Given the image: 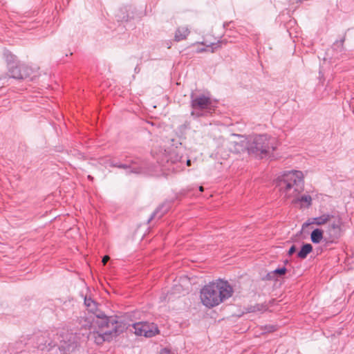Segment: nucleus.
Listing matches in <instances>:
<instances>
[{"label": "nucleus", "instance_id": "obj_22", "mask_svg": "<svg viewBox=\"0 0 354 354\" xmlns=\"http://www.w3.org/2000/svg\"><path fill=\"white\" fill-rule=\"evenodd\" d=\"M84 302L88 310L91 312H93L97 308L95 301L91 297H85Z\"/></svg>", "mask_w": 354, "mask_h": 354}, {"label": "nucleus", "instance_id": "obj_30", "mask_svg": "<svg viewBox=\"0 0 354 354\" xmlns=\"http://www.w3.org/2000/svg\"><path fill=\"white\" fill-rule=\"evenodd\" d=\"M64 346H59V349L60 350V353L61 354H66V351L65 349L64 348L63 350H62L61 348H63Z\"/></svg>", "mask_w": 354, "mask_h": 354}, {"label": "nucleus", "instance_id": "obj_32", "mask_svg": "<svg viewBox=\"0 0 354 354\" xmlns=\"http://www.w3.org/2000/svg\"><path fill=\"white\" fill-rule=\"evenodd\" d=\"M48 346L50 348H53V347H55V345H52V344H51V342H48Z\"/></svg>", "mask_w": 354, "mask_h": 354}, {"label": "nucleus", "instance_id": "obj_4", "mask_svg": "<svg viewBox=\"0 0 354 354\" xmlns=\"http://www.w3.org/2000/svg\"><path fill=\"white\" fill-rule=\"evenodd\" d=\"M191 107L192 111L191 115L194 118L206 117L214 110L212 100L208 95L204 94H191Z\"/></svg>", "mask_w": 354, "mask_h": 354}, {"label": "nucleus", "instance_id": "obj_33", "mask_svg": "<svg viewBox=\"0 0 354 354\" xmlns=\"http://www.w3.org/2000/svg\"><path fill=\"white\" fill-rule=\"evenodd\" d=\"M88 179H89L90 180H93V177L90 176V175H88Z\"/></svg>", "mask_w": 354, "mask_h": 354}, {"label": "nucleus", "instance_id": "obj_26", "mask_svg": "<svg viewBox=\"0 0 354 354\" xmlns=\"http://www.w3.org/2000/svg\"><path fill=\"white\" fill-rule=\"evenodd\" d=\"M117 18H118V21H127L128 19H129L128 16H127V17L126 16L122 17L119 14H118Z\"/></svg>", "mask_w": 354, "mask_h": 354}, {"label": "nucleus", "instance_id": "obj_24", "mask_svg": "<svg viewBox=\"0 0 354 354\" xmlns=\"http://www.w3.org/2000/svg\"><path fill=\"white\" fill-rule=\"evenodd\" d=\"M286 271H287L286 268L285 267H282V268L275 269L272 272V274H279V275L281 276V275L285 274Z\"/></svg>", "mask_w": 354, "mask_h": 354}, {"label": "nucleus", "instance_id": "obj_16", "mask_svg": "<svg viewBox=\"0 0 354 354\" xmlns=\"http://www.w3.org/2000/svg\"><path fill=\"white\" fill-rule=\"evenodd\" d=\"M190 30L187 26L178 27L175 32L174 39L176 41L184 40L189 35Z\"/></svg>", "mask_w": 354, "mask_h": 354}, {"label": "nucleus", "instance_id": "obj_6", "mask_svg": "<svg viewBox=\"0 0 354 354\" xmlns=\"http://www.w3.org/2000/svg\"><path fill=\"white\" fill-rule=\"evenodd\" d=\"M93 325L97 330H113L115 335H118L124 330V326L115 317H107L104 315H97L95 319L93 318Z\"/></svg>", "mask_w": 354, "mask_h": 354}, {"label": "nucleus", "instance_id": "obj_1", "mask_svg": "<svg viewBox=\"0 0 354 354\" xmlns=\"http://www.w3.org/2000/svg\"><path fill=\"white\" fill-rule=\"evenodd\" d=\"M277 186L279 187L281 196L286 198H292L293 203L301 202L311 205L312 198L309 195H298L304 189V176L301 171L297 170L288 171L278 177Z\"/></svg>", "mask_w": 354, "mask_h": 354}, {"label": "nucleus", "instance_id": "obj_28", "mask_svg": "<svg viewBox=\"0 0 354 354\" xmlns=\"http://www.w3.org/2000/svg\"><path fill=\"white\" fill-rule=\"evenodd\" d=\"M160 354H173V353H171V352L169 349L163 348L161 350Z\"/></svg>", "mask_w": 354, "mask_h": 354}, {"label": "nucleus", "instance_id": "obj_8", "mask_svg": "<svg viewBox=\"0 0 354 354\" xmlns=\"http://www.w3.org/2000/svg\"><path fill=\"white\" fill-rule=\"evenodd\" d=\"M132 326L136 335L151 337L159 333L158 326L154 323L137 322Z\"/></svg>", "mask_w": 354, "mask_h": 354}, {"label": "nucleus", "instance_id": "obj_13", "mask_svg": "<svg viewBox=\"0 0 354 354\" xmlns=\"http://www.w3.org/2000/svg\"><path fill=\"white\" fill-rule=\"evenodd\" d=\"M344 41L345 36H344L340 40H337L333 43L332 50L334 51L333 55L335 58H341L345 54L346 50L344 47Z\"/></svg>", "mask_w": 354, "mask_h": 354}, {"label": "nucleus", "instance_id": "obj_31", "mask_svg": "<svg viewBox=\"0 0 354 354\" xmlns=\"http://www.w3.org/2000/svg\"><path fill=\"white\" fill-rule=\"evenodd\" d=\"M186 163H187V166H190L191 165V160L189 159H187L186 160Z\"/></svg>", "mask_w": 354, "mask_h": 354}, {"label": "nucleus", "instance_id": "obj_29", "mask_svg": "<svg viewBox=\"0 0 354 354\" xmlns=\"http://www.w3.org/2000/svg\"><path fill=\"white\" fill-rule=\"evenodd\" d=\"M109 257L108 255H105L102 259V263L104 265H105L107 261L109 260Z\"/></svg>", "mask_w": 354, "mask_h": 354}, {"label": "nucleus", "instance_id": "obj_9", "mask_svg": "<svg viewBox=\"0 0 354 354\" xmlns=\"http://www.w3.org/2000/svg\"><path fill=\"white\" fill-rule=\"evenodd\" d=\"M82 335H86L88 340L94 342L96 344H102L106 341H111L113 337H116L113 330H97L93 328L92 331L88 333H82Z\"/></svg>", "mask_w": 354, "mask_h": 354}, {"label": "nucleus", "instance_id": "obj_2", "mask_svg": "<svg viewBox=\"0 0 354 354\" xmlns=\"http://www.w3.org/2000/svg\"><path fill=\"white\" fill-rule=\"evenodd\" d=\"M232 293L233 289L228 282L219 280L205 285L201 290L200 297L202 304L211 308L232 297Z\"/></svg>", "mask_w": 354, "mask_h": 354}, {"label": "nucleus", "instance_id": "obj_10", "mask_svg": "<svg viewBox=\"0 0 354 354\" xmlns=\"http://www.w3.org/2000/svg\"><path fill=\"white\" fill-rule=\"evenodd\" d=\"M249 142L246 138L238 134H233L232 139L228 141L227 147L233 153H240L248 150Z\"/></svg>", "mask_w": 354, "mask_h": 354}, {"label": "nucleus", "instance_id": "obj_5", "mask_svg": "<svg viewBox=\"0 0 354 354\" xmlns=\"http://www.w3.org/2000/svg\"><path fill=\"white\" fill-rule=\"evenodd\" d=\"M111 167L124 169L127 174H140L144 172L145 168L138 158H132L127 155L121 156L120 160L115 158L109 160Z\"/></svg>", "mask_w": 354, "mask_h": 354}, {"label": "nucleus", "instance_id": "obj_27", "mask_svg": "<svg viewBox=\"0 0 354 354\" xmlns=\"http://www.w3.org/2000/svg\"><path fill=\"white\" fill-rule=\"evenodd\" d=\"M77 346H78V345H77V342H75L73 345H68V344L67 351H68V352L71 351V347H72L71 351H73L75 348H77Z\"/></svg>", "mask_w": 354, "mask_h": 354}, {"label": "nucleus", "instance_id": "obj_3", "mask_svg": "<svg viewBox=\"0 0 354 354\" xmlns=\"http://www.w3.org/2000/svg\"><path fill=\"white\" fill-rule=\"evenodd\" d=\"M277 148V140L275 138L266 134L257 135L249 142L248 151L259 158L271 157L273 151Z\"/></svg>", "mask_w": 354, "mask_h": 354}, {"label": "nucleus", "instance_id": "obj_34", "mask_svg": "<svg viewBox=\"0 0 354 354\" xmlns=\"http://www.w3.org/2000/svg\"><path fill=\"white\" fill-rule=\"evenodd\" d=\"M199 190H200V192H203V190H204L203 187V186H200L199 187Z\"/></svg>", "mask_w": 354, "mask_h": 354}, {"label": "nucleus", "instance_id": "obj_12", "mask_svg": "<svg viewBox=\"0 0 354 354\" xmlns=\"http://www.w3.org/2000/svg\"><path fill=\"white\" fill-rule=\"evenodd\" d=\"M327 233L329 236V240L330 242H335L342 236V228L340 220H337L330 223Z\"/></svg>", "mask_w": 354, "mask_h": 354}, {"label": "nucleus", "instance_id": "obj_11", "mask_svg": "<svg viewBox=\"0 0 354 354\" xmlns=\"http://www.w3.org/2000/svg\"><path fill=\"white\" fill-rule=\"evenodd\" d=\"M93 328H96V326L93 325V316H81L76 322L75 329L76 330H79V335H82V333H88L92 331Z\"/></svg>", "mask_w": 354, "mask_h": 354}, {"label": "nucleus", "instance_id": "obj_18", "mask_svg": "<svg viewBox=\"0 0 354 354\" xmlns=\"http://www.w3.org/2000/svg\"><path fill=\"white\" fill-rule=\"evenodd\" d=\"M169 209V206L165 204L160 205L155 212L151 214L150 218L149 219V222H150L152 219L156 217L158 218H161L164 214H165Z\"/></svg>", "mask_w": 354, "mask_h": 354}, {"label": "nucleus", "instance_id": "obj_7", "mask_svg": "<svg viewBox=\"0 0 354 354\" xmlns=\"http://www.w3.org/2000/svg\"><path fill=\"white\" fill-rule=\"evenodd\" d=\"M10 77L16 80H32V69L21 63H17L14 66H10L8 68Z\"/></svg>", "mask_w": 354, "mask_h": 354}, {"label": "nucleus", "instance_id": "obj_21", "mask_svg": "<svg viewBox=\"0 0 354 354\" xmlns=\"http://www.w3.org/2000/svg\"><path fill=\"white\" fill-rule=\"evenodd\" d=\"M323 239V231L321 229L317 228L314 230L310 234V239L314 243H319Z\"/></svg>", "mask_w": 354, "mask_h": 354}, {"label": "nucleus", "instance_id": "obj_17", "mask_svg": "<svg viewBox=\"0 0 354 354\" xmlns=\"http://www.w3.org/2000/svg\"><path fill=\"white\" fill-rule=\"evenodd\" d=\"M3 58L7 62L8 68H10V66H14L16 64L19 63V62H17V57L6 49L3 51Z\"/></svg>", "mask_w": 354, "mask_h": 354}, {"label": "nucleus", "instance_id": "obj_25", "mask_svg": "<svg viewBox=\"0 0 354 354\" xmlns=\"http://www.w3.org/2000/svg\"><path fill=\"white\" fill-rule=\"evenodd\" d=\"M296 250H297V248H296V246H295V245H292L290 248V249H289V250H288V255H289V256L292 255V254L296 252Z\"/></svg>", "mask_w": 354, "mask_h": 354}, {"label": "nucleus", "instance_id": "obj_15", "mask_svg": "<svg viewBox=\"0 0 354 354\" xmlns=\"http://www.w3.org/2000/svg\"><path fill=\"white\" fill-rule=\"evenodd\" d=\"M164 160L167 161V163L169 165L175 164L178 162H183V156L178 155V153L176 149H172L170 151L168 154H165Z\"/></svg>", "mask_w": 354, "mask_h": 354}, {"label": "nucleus", "instance_id": "obj_19", "mask_svg": "<svg viewBox=\"0 0 354 354\" xmlns=\"http://www.w3.org/2000/svg\"><path fill=\"white\" fill-rule=\"evenodd\" d=\"M330 217L331 216L329 214H323L321 216L313 218L310 223H305L304 225H308L310 224H315L317 225H322L326 223L330 220Z\"/></svg>", "mask_w": 354, "mask_h": 354}, {"label": "nucleus", "instance_id": "obj_20", "mask_svg": "<svg viewBox=\"0 0 354 354\" xmlns=\"http://www.w3.org/2000/svg\"><path fill=\"white\" fill-rule=\"evenodd\" d=\"M313 250V246L310 243H305L302 245L301 250L297 253V257L301 259H304L307 257L308 254H310Z\"/></svg>", "mask_w": 354, "mask_h": 354}, {"label": "nucleus", "instance_id": "obj_23", "mask_svg": "<svg viewBox=\"0 0 354 354\" xmlns=\"http://www.w3.org/2000/svg\"><path fill=\"white\" fill-rule=\"evenodd\" d=\"M43 339H44V336L43 335L37 337V343L38 344V347L41 350L44 349V347H46V344H47V342L43 341Z\"/></svg>", "mask_w": 354, "mask_h": 354}, {"label": "nucleus", "instance_id": "obj_14", "mask_svg": "<svg viewBox=\"0 0 354 354\" xmlns=\"http://www.w3.org/2000/svg\"><path fill=\"white\" fill-rule=\"evenodd\" d=\"M223 41H218L216 43H207V41H202L200 44L205 46L207 48H201L197 49V53H203L205 51H210L211 53H214L216 49L221 48V44H223Z\"/></svg>", "mask_w": 354, "mask_h": 354}]
</instances>
